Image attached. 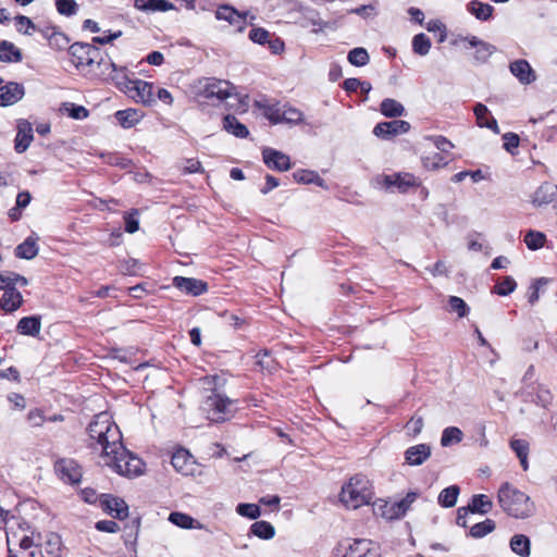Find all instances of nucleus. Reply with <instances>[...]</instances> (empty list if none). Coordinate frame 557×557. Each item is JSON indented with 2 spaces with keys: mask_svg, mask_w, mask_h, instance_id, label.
I'll use <instances>...</instances> for the list:
<instances>
[{
  "mask_svg": "<svg viewBox=\"0 0 557 557\" xmlns=\"http://www.w3.org/2000/svg\"><path fill=\"white\" fill-rule=\"evenodd\" d=\"M423 418L422 417H412L406 424V429L408 434L412 437L418 436L423 429Z\"/></svg>",
  "mask_w": 557,
  "mask_h": 557,
  "instance_id": "obj_64",
  "label": "nucleus"
},
{
  "mask_svg": "<svg viewBox=\"0 0 557 557\" xmlns=\"http://www.w3.org/2000/svg\"><path fill=\"white\" fill-rule=\"evenodd\" d=\"M381 113L387 117H398L404 115V106L395 99L386 98L381 102Z\"/></svg>",
  "mask_w": 557,
  "mask_h": 557,
  "instance_id": "obj_38",
  "label": "nucleus"
},
{
  "mask_svg": "<svg viewBox=\"0 0 557 557\" xmlns=\"http://www.w3.org/2000/svg\"><path fill=\"white\" fill-rule=\"evenodd\" d=\"M69 53L72 57L73 64L79 69L82 66H92L99 62L100 50L91 44L74 42L69 47Z\"/></svg>",
  "mask_w": 557,
  "mask_h": 557,
  "instance_id": "obj_6",
  "label": "nucleus"
},
{
  "mask_svg": "<svg viewBox=\"0 0 557 557\" xmlns=\"http://www.w3.org/2000/svg\"><path fill=\"white\" fill-rule=\"evenodd\" d=\"M557 196V185L545 182L537 187L532 197V205L534 207H542L550 203Z\"/></svg>",
  "mask_w": 557,
  "mask_h": 557,
  "instance_id": "obj_23",
  "label": "nucleus"
},
{
  "mask_svg": "<svg viewBox=\"0 0 557 557\" xmlns=\"http://www.w3.org/2000/svg\"><path fill=\"white\" fill-rule=\"evenodd\" d=\"M496 51V47L486 41H482L479 48L475 49L474 60L478 63H485L491 55Z\"/></svg>",
  "mask_w": 557,
  "mask_h": 557,
  "instance_id": "obj_50",
  "label": "nucleus"
},
{
  "mask_svg": "<svg viewBox=\"0 0 557 557\" xmlns=\"http://www.w3.org/2000/svg\"><path fill=\"white\" fill-rule=\"evenodd\" d=\"M38 255L37 242L33 237H27L15 248V256L20 259L30 260Z\"/></svg>",
  "mask_w": 557,
  "mask_h": 557,
  "instance_id": "obj_36",
  "label": "nucleus"
},
{
  "mask_svg": "<svg viewBox=\"0 0 557 557\" xmlns=\"http://www.w3.org/2000/svg\"><path fill=\"white\" fill-rule=\"evenodd\" d=\"M169 520L173 524L181 527L183 529H191L193 523L195 521L194 518H191L190 516H188L186 513H182V512H171Z\"/></svg>",
  "mask_w": 557,
  "mask_h": 557,
  "instance_id": "obj_55",
  "label": "nucleus"
},
{
  "mask_svg": "<svg viewBox=\"0 0 557 557\" xmlns=\"http://www.w3.org/2000/svg\"><path fill=\"white\" fill-rule=\"evenodd\" d=\"M138 210L133 209L132 212L124 215L125 231L133 234L139 228V221L137 219Z\"/></svg>",
  "mask_w": 557,
  "mask_h": 557,
  "instance_id": "obj_60",
  "label": "nucleus"
},
{
  "mask_svg": "<svg viewBox=\"0 0 557 557\" xmlns=\"http://www.w3.org/2000/svg\"><path fill=\"white\" fill-rule=\"evenodd\" d=\"M473 112L476 117V123L480 127H486L493 131L495 134H499L497 121L493 116L488 117L490 111L486 106L483 103H476Z\"/></svg>",
  "mask_w": 557,
  "mask_h": 557,
  "instance_id": "obj_25",
  "label": "nucleus"
},
{
  "mask_svg": "<svg viewBox=\"0 0 557 557\" xmlns=\"http://www.w3.org/2000/svg\"><path fill=\"white\" fill-rule=\"evenodd\" d=\"M463 434L461 430L457 426H448L444 429L441 437V445L443 447H448L453 444L460 443L462 441Z\"/></svg>",
  "mask_w": 557,
  "mask_h": 557,
  "instance_id": "obj_44",
  "label": "nucleus"
},
{
  "mask_svg": "<svg viewBox=\"0 0 557 557\" xmlns=\"http://www.w3.org/2000/svg\"><path fill=\"white\" fill-rule=\"evenodd\" d=\"M282 123L298 124L302 121V112L296 108L283 104Z\"/></svg>",
  "mask_w": 557,
  "mask_h": 557,
  "instance_id": "obj_49",
  "label": "nucleus"
},
{
  "mask_svg": "<svg viewBox=\"0 0 557 557\" xmlns=\"http://www.w3.org/2000/svg\"><path fill=\"white\" fill-rule=\"evenodd\" d=\"M33 126L26 120H20L17 123V134L15 137V150L18 153L24 152L33 140Z\"/></svg>",
  "mask_w": 557,
  "mask_h": 557,
  "instance_id": "obj_21",
  "label": "nucleus"
},
{
  "mask_svg": "<svg viewBox=\"0 0 557 557\" xmlns=\"http://www.w3.org/2000/svg\"><path fill=\"white\" fill-rule=\"evenodd\" d=\"M8 554L9 557H44L42 550L39 545L35 544L34 540L24 535L15 547L13 541L8 536Z\"/></svg>",
  "mask_w": 557,
  "mask_h": 557,
  "instance_id": "obj_7",
  "label": "nucleus"
},
{
  "mask_svg": "<svg viewBox=\"0 0 557 557\" xmlns=\"http://www.w3.org/2000/svg\"><path fill=\"white\" fill-rule=\"evenodd\" d=\"M115 450L116 453L104 457L107 466L112 467L116 473L122 475L136 476L143 473L144 463L138 457L133 456L123 445L121 451Z\"/></svg>",
  "mask_w": 557,
  "mask_h": 557,
  "instance_id": "obj_5",
  "label": "nucleus"
},
{
  "mask_svg": "<svg viewBox=\"0 0 557 557\" xmlns=\"http://www.w3.org/2000/svg\"><path fill=\"white\" fill-rule=\"evenodd\" d=\"M70 44V38L62 32L57 30L50 36L49 46L55 50H64Z\"/></svg>",
  "mask_w": 557,
  "mask_h": 557,
  "instance_id": "obj_57",
  "label": "nucleus"
},
{
  "mask_svg": "<svg viewBox=\"0 0 557 557\" xmlns=\"http://www.w3.org/2000/svg\"><path fill=\"white\" fill-rule=\"evenodd\" d=\"M510 548L513 553L521 557H529L531 553V543L528 536L516 534L510 540Z\"/></svg>",
  "mask_w": 557,
  "mask_h": 557,
  "instance_id": "obj_37",
  "label": "nucleus"
},
{
  "mask_svg": "<svg viewBox=\"0 0 557 557\" xmlns=\"http://www.w3.org/2000/svg\"><path fill=\"white\" fill-rule=\"evenodd\" d=\"M132 90L136 91V97L144 104H151L154 102L153 85L151 83L141 79H135L131 85V91Z\"/></svg>",
  "mask_w": 557,
  "mask_h": 557,
  "instance_id": "obj_27",
  "label": "nucleus"
},
{
  "mask_svg": "<svg viewBox=\"0 0 557 557\" xmlns=\"http://www.w3.org/2000/svg\"><path fill=\"white\" fill-rule=\"evenodd\" d=\"M61 110L75 120H85L89 115V111L85 107L72 102L62 103Z\"/></svg>",
  "mask_w": 557,
  "mask_h": 557,
  "instance_id": "obj_47",
  "label": "nucleus"
},
{
  "mask_svg": "<svg viewBox=\"0 0 557 557\" xmlns=\"http://www.w3.org/2000/svg\"><path fill=\"white\" fill-rule=\"evenodd\" d=\"M97 63L99 66L103 65L107 66V69H111L108 79H111L121 90L131 91L133 81L127 77L125 67H117L111 60H104L102 58Z\"/></svg>",
  "mask_w": 557,
  "mask_h": 557,
  "instance_id": "obj_17",
  "label": "nucleus"
},
{
  "mask_svg": "<svg viewBox=\"0 0 557 557\" xmlns=\"http://www.w3.org/2000/svg\"><path fill=\"white\" fill-rule=\"evenodd\" d=\"M344 557H381L380 546L367 539H358L348 545Z\"/></svg>",
  "mask_w": 557,
  "mask_h": 557,
  "instance_id": "obj_9",
  "label": "nucleus"
},
{
  "mask_svg": "<svg viewBox=\"0 0 557 557\" xmlns=\"http://www.w3.org/2000/svg\"><path fill=\"white\" fill-rule=\"evenodd\" d=\"M236 512L249 519H257L261 515L260 508L256 504H238Z\"/></svg>",
  "mask_w": 557,
  "mask_h": 557,
  "instance_id": "obj_56",
  "label": "nucleus"
},
{
  "mask_svg": "<svg viewBox=\"0 0 557 557\" xmlns=\"http://www.w3.org/2000/svg\"><path fill=\"white\" fill-rule=\"evenodd\" d=\"M492 507H493V504H492L491 499L488 498V496H486L484 494L473 495L467 506V508L470 510V512L481 513V515H485L488 511H491Z\"/></svg>",
  "mask_w": 557,
  "mask_h": 557,
  "instance_id": "obj_35",
  "label": "nucleus"
},
{
  "mask_svg": "<svg viewBox=\"0 0 557 557\" xmlns=\"http://www.w3.org/2000/svg\"><path fill=\"white\" fill-rule=\"evenodd\" d=\"M432 44L430 38L423 34H417L412 38V51L421 57L426 55L431 50Z\"/></svg>",
  "mask_w": 557,
  "mask_h": 557,
  "instance_id": "obj_42",
  "label": "nucleus"
},
{
  "mask_svg": "<svg viewBox=\"0 0 557 557\" xmlns=\"http://www.w3.org/2000/svg\"><path fill=\"white\" fill-rule=\"evenodd\" d=\"M250 533L262 540H270L274 536V527L268 521H256L250 527Z\"/></svg>",
  "mask_w": 557,
  "mask_h": 557,
  "instance_id": "obj_40",
  "label": "nucleus"
},
{
  "mask_svg": "<svg viewBox=\"0 0 557 557\" xmlns=\"http://www.w3.org/2000/svg\"><path fill=\"white\" fill-rule=\"evenodd\" d=\"M523 394L527 397H530L532 401L542 407H546L552 401L550 392L542 385L528 387L523 392Z\"/></svg>",
  "mask_w": 557,
  "mask_h": 557,
  "instance_id": "obj_31",
  "label": "nucleus"
},
{
  "mask_svg": "<svg viewBox=\"0 0 557 557\" xmlns=\"http://www.w3.org/2000/svg\"><path fill=\"white\" fill-rule=\"evenodd\" d=\"M215 17L216 20L228 22V24L234 26L239 33L244 32L247 25V13H240L228 4L218 7Z\"/></svg>",
  "mask_w": 557,
  "mask_h": 557,
  "instance_id": "obj_13",
  "label": "nucleus"
},
{
  "mask_svg": "<svg viewBox=\"0 0 557 557\" xmlns=\"http://www.w3.org/2000/svg\"><path fill=\"white\" fill-rule=\"evenodd\" d=\"M421 161L423 166L431 171L437 170L448 164V159L441 152H432L430 154L423 156Z\"/></svg>",
  "mask_w": 557,
  "mask_h": 557,
  "instance_id": "obj_41",
  "label": "nucleus"
},
{
  "mask_svg": "<svg viewBox=\"0 0 557 557\" xmlns=\"http://www.w3.org/2000/svg\"><path fill=\"white\" fill-rule=\"evenodd\" d=\"M223 128L237 138H247L249 131L236 116L226 114L223 119Z\"/></svg>",
  "mask_w": 557,
  "mask_h": 557,
  "instance_id": "obj_29",
  "label": "nucleus"
},
{
  "mask_svg": "<svg viewBox=\"0 0 557 557\" xmlns=\"http://www.w3.org/2000/svg\"><path fill=\"white\" fill-rule=\"evenodd\" d=\"M509 71L522 85H530L536 81L535 71L524 59L510 62Z\"/></svg>",
  "mask_w": 557,
  "mask_h": 557,
  "instance_id": "obj_16",
  "label": "nucleus"
},
{
  "mask_svg": "<svg viewBox=\"0 0 557 557\" xmlns=\"http://www.w3.org/2000/svg\"><path fill=\"white\" fill-rule=\"evenodd\" d=\"M114 116L119 124L124 128H129L138 122V113L134 109L116 111Z\"/></svg>",
  "mask_w": 557,
  "mask_h": 557,
  "instance_id": "obj_45",
  "label": "nucleus"
},
{
  "mask_svg": "<svg viewBox=\"0 0 557 557\" xmlns=\"http://www.w3.org/2000/svg\"><path fill=\"white\" fill-rule=\"evenodd\" d=\"M89 446L94 449H101L104 458L107 455L122 450V434L119 426L111 421L110 417L102 412L95 417L88 425Z\"/></svg>",
  "mask_w": 557,
  "mask_h": 557,
  "instance_id": "obj_1",
  "label": "nucleus"
},
{
  "mask_svg": "<svg viewBox=\"0 0 557 557\" xmlns=\"http://www.w3.org/2000/svg\"><path fill=\"white\" fill-rule=\"evenodd\" d=\"M348 62L354 66H364L369 63L370 57L364 48H354L348 52Z\"/></svg>",
  "mask_w": 557,
  "mask_h": 557,
  "instance_id": "obj_46",
  "label": "nucleus"
},
{
  "mask_svg": "<svg viewBox=\"0 0 557 557\" xmlns=\"http://www.w3.org/2000/svg\"><path fill=\"white\" fill-rule=\"evenodd\" d=\"M282 111L283 104L276 103L272 106H268L264 110L265 117L273 124L282 123Z\"/></svg>",
  "mask_w": 557,
  "mask_h": 557,
  "instance_id": "obj_58",
  "label": "nucleus"
},
{
  "mask_svg": "<svg viewBox=\"0 0 557 557\" xmlns=\"http://www.w3.org/2000/svg\"><path fill=\"white\" fill-rule=\"evenodd\" d=\"M262 159L265 165L271 170L284 172L292 166L289 157L273 148H263Z\"/></svg>",
  "mask_w": 557,
  "mask_h": 557,
  "instance_id": "obj_14",
  "label": "nucleus"
},
{
  "mask_svg": "<svg viewBox=\"0 0 557 557\" xmlns=\"http://www.w3.org/2000/svg\"><path fill=\"white\" fill-rule=\"evenodd\" d=\"M293 177L299 184H314L324 189H327L325 181L315 171L297 170L293 173Z\"/></svg>",
  "mask_w": 557,
  "mask_h": 557,
  "instance_id": "obj_33",
  "label": "nucleus"
},
{
  "mask_svg": "<svg viewBox=\"0 0 557 557\" xmlns=\"http://www.w3.org/2000/svg\"><path fill=\"white\" fill-rule=\"evenodd\" d=\"M102 508L113 518L123 520L128 516V506L122 498L112 495H102Z\"/></svg>",
  "mask_w": 557,
  "mask_h": 557,
  "instance_id": "obj_18",
  "label": "nucleus"
},
{
  "mask_svg": "<svg viewBox=\"0 0 557 557\" xmlns=\"http://www.w3.org/2000/svg\"><path fill=\"white\" fill-rule=\"evenodd\" d=\"M517 287V283L511 276H506L504 280L494 286V293L499 296H508Z\"/></svg>",
  "mask_w": 557,
  "mask_h": 557,
  "instance_id": "obj_54",
  "label": "nucleus"
},
{
  "mask_svg": "<svg viewBox=\"0 0 557 557\" xmlns=\"http://www.w3.org/2000/svg\"><path fill=\"white\" fill-rule=\"evenodd\" d=\"M172 285L185 295L197 297L208 292V283L195 278L185 276H174L172 278Z\"/></svg>",
  "mask_w": 557,
  "mask_h": 557,
  "instance_id": "obj_11",
  "label": "nucleus"
},
{
  "mask_svg": "<svg viewBox=\"0 0 557 557\" xmlns=\"http://www.w3.org/2000/svg\"><path fill=\"white\" fill-rule=\"evenodd\" d=\"M25 96V88L16 82H9L0 87V107H10L17 103Z\"/></svg>",
  "mask_w": 557,
  "mask_h": 557,
  "instance_id": "obj_15",
  "label": "nucleus"
},
{
  "mask_svg": "<svg viewBox=\"0 0 557 557\" xmlns=\"http://www.w3.org/2000/svg\"><path fill=\"white\" fill-rule=\"evenodd\" d=\"M249 39L256 44L264 45L270 39V33L262 27H255L249 32Z\"/></svg>",
  "mask_w": 557,
  "mask_h": 557,
  "instance_id": "obj_59",
  "label": "nucleus"
},
{
  "mask_svg": "<svg viewBox=\"0 0 557 557\" xmlns=\"http://www.w3.org/2000/svg\"><path fill=\"white\" fill-rule=\"evenodd\" d=\"M233 89V85L227 81L208 78L201 88V95L207 99L224 100L231 96Z\"/></svg>",
  "mask_w": 557,
  "mask_h": 557,
  "instance_id": "obj_10",
  "label": "nucleus"
},
{
  "mask_svg": "<svg viewBox=\"0 0 557 557\" xmlns=\"http://www.w3.org/2000/svg\"><path fill=\"white\" fill-rule=\"evenodd\" d=\"M524 243L530 250H537L546 243V235L540 231L529 230L524 235Z\"/></svg>",
  "mask_w": 557,
  "mask_h": 557,
  "instance_id": "obj_43",
  "label": "nucleus"
},
{
  "mask_svg": "<svg viewBox=\"0 0 557 557\" xmlns=\"http://www.w3.org/2000/svg\"><path fill=\"white\" fill-rule=\"evenodd\" d=\"M256 363L262 371L272 372L275 369V360L268 350L260 351L256 355Z\"/></svg>",
  "mask_w": 557,
  "mask_h": 557,
  "instance_id": "obj_53",
  "label": "nucleus"
},
{
  "mask_svg": "<svg viewBox=\"0 0 557 557\" xmlns=\"http://www.w3.org/2000/svg\"><path fill=\"white\" fill-rule=\"evenodd\" d=\"M373 497L372 487L368 478L356 474L342 487L341 502L351 509L368 505Z\"/></svg>",
  "mask_w": 557,
  "mask_h": 557,
  "instance_id": "obj_3",
  "label": "nucleus"
},
{
  "mask_svg": "<svg viewBox=\"0 0 557 557\" xmlns=\"http://www.w3.org/2000/svg\"><path fill=\"white\" fill-rule=\"evenodd\" d=\"M509 445L518 458L529 456V443L525 440L513 438Z\"/></svg>",
  "mask_w": 557,
  "mask_h": 557,
  "instance_id": "obj_62",
  "label": "nucleus"
},
{
  "mask_svg": "<svg viewBox=\"0 0 557 557\" xmlns=\"http://www.w3.org/2000/svg\"><path fill=\"white\" fill-rule=\"evenodd\" d=\"M23 54L15 45L8 40L0 42V61L5 63L21 62Z\"/></svg>",
  "mask_w": 557,
  "mask_h": 557,
  "instance_id": "obj_32",
  "label": "nucleus"
},
{
  "mask_svg": "<svg viewBox=\"0 0 557 557\" xmlns=\"http://www.w3.org/2000/svg\"><path fill=\"white\" fill-rule=\"evenodd\" d=\"M23 304L22 294L16 287L7 288L3 290V295L0 301V307L5 312H13L17 310Z\"/></svg>",
  "mask_w": 557,
  "mask_h": 557,
  "instance_id": "obj_24",
  "label": "nucleus"
},
{
  "mask_svg": "<svg viewBox=\"0 0 557 557\" xmlns=\"http://www.w3.org/2000/svg\"><path fill=\"white\" fill-rule=\"evenodd\" d=\"M495 522L492 519H485L475 523L470 529V535L474 539H481L495 530Z\"/></svg>",
  "mask_w": 557,
  "mask_h": 557,
  "instance_id": "obj_48",
  "label": "nucleus"
},
{
  "mask_svg": "<svg viewBox=\"0 0 557 557\" xmlns=\"http://www.w3.org/2000/svg\"><path fill=\"white\" fill-rule=\"evenodd\" d=\"M498 503L509 516L519 519L528 518L534 511V506L530 497L509 483H504L500 486L498 491Z\"/></svg>",
  "mask_w": 557,
  "mask_h": 557,
  "instance_id": "obj_2",
  "label": "nucleus"
},
{
  "mask_svg": "<svg viewBox=\"0 0 557 557\" xmlns=\"http://www.w3.org/2000/svg\"><path fill=\"white\" fill-rule=\"evenodd\" d=\"M467 10L480 21H487L492 17L494 8L488 3L472 0L468 3Z\"/></svg>",
  "mask_w": 557,
  "mask_h": 557,
  "instance_id": "obj_34",
  "label": "nucleus"
},
{
  "mask_svg": "<svg viewBox=\"0 0 557 557\" xmlns=\"http://www.w3.org/2000/svg\"><path fill=\"white\" fill-rule=\"evenodd\" d=\"M387 188L396 187L398 191L406 193L410 187L418 185V180L410 173H399L385 177Z\"/></svg>",
  "mask_w": 557,
  "mask_h": 557,
  "instance_id": "obj_22",
  "label": "nucleus"
},
{
  "mask_svg": "<svg viewBox=\"0 0 557 557\" xmlns=\"http://www.w3.org/2000/svg\"><path fill=\"white\" fill-rule=\"evenodd\" d=\"M429 140H432L433 145L441 153L446 154L454 148V145L444 136H433L428 137Z\"/></svg>",
  "mask_w": 557,
  "mask_h": 557,
  "instance_id": "obj_63",
  "label": "nucleus"
},
{
  "mask_svg": "<svg viewBox=\"0 0 557 557\" xmlns=\"http://www.w3.org/2000/svg\"><path fill=\"white\" fill-rule=\"evenodd\" d=\"M41 329L40 317L30 315L22 318L17 325L16 331L22 335L36 336L39 334Z\"/></svg>",
  "mask_w": 557,
  "mask_h": 557,
  "instance_id": "obj_28",
  "label": "nucleus"
},
{
  "mask_svg": "<svg viewBox=\"0 0 557 557\" xmlns=\"http://www.w3.org/2000/svg\"><path fill=\"white\" fill-rule=\"evenodd\" d=\"M431 453L429 444L413 445L405 450V461L409 466H421L431 457Z\"/></svg>",
  "mask_w": 557,
  "mask_h": 557,
  "instance_id": "obj_19",
  "label": "nucleus"
},
{
  "mask_svg": "<svg viewBox=\"0 0 557 557\" xmlns=\"http://www.w3.org/2000/svg\"><path fill=\"white\" fill-rule=\"evenodd\" d=\"M54 471L64 483L78 484L83 472L79 465L71 458H61L54 463Z\"/></svg>",
  "mask_w": 557,
  "mask_h": 557,
  "instance_id": "obj_8",
  "label": "nucleus"
},
{
  "mask_svg": "<svg viewBox=\"0 0 557 557\" xmlns=\"http://www.w3.org/2000/svg\"><path fill=\"white\" fill-rule=\"evenodd\" d=\"M171 463L183 475H191L195 470L193 456L186 449H178L172 455Z\"/></svg>",
  "mask_w": 557,
  "mask_h": 557,
  "instance_id": "obj_20",
  "label": "nucleus"
},
{
  "mask_svg": "<svg viewBox=\"0 0 557 557\" xmlns=\"http://www.w3.org/2000/svg\"><path fill=\"white\" fill-rule=\"evenodd\" d=\"M200 410L209 421L221 423L231 419L237 407L235 400L213 391L203 399Z\"/></svg>",
  "mask_w": 557,
  "mask_h": 557,
  "instance_id": "obj_4",
  "label": "nucleus"
},
{
  "mask_svg": "<svg viewBox=\"0 0 557 557\" xmlns=\"http://www.w3.org/2000/svg\"><path fill=\"white\" fill-rule=\"evenodd\" d=\"M449 310L456 312L459 318H463L469 313V307L466 301L457 296H450L448 299Z\"/></svg>",
  "mask_w": 557,
  "mask_h": 557,
  "instance_id": "obj_52",
  "label": "nucleus"
},
{
  "mask_svg": "<svg viewBox=\"0 0 557 557\" xmlns=\"http://www.w3.org/2000/svg\"><path fill=\"white\" fill-rule=\"evenodd\" d=\"M410 129V124L404 120L381 122L373 128V134L382 139H391L394 136L405 134Z\"/></svg>",
  "mask_w": 557,
  "mask_h": 557,
  "instance_id": "obj_12",
  "label": "nucleus"
},
{
  "mask_svg": "<svg viewBox=\"0 0 557 557\" xmlns=\"http://www.w3.org/2000/svg\"><path fill=\"white\" fill-rule=\"evenodd\" d=\"M59 14L64 16H73L77 13L78 5L75 0H54Z\"/></svg>",
  "mask_w": 557,
  "mask_h": 557,
  "instance_id": "obj_51",
  "label": "nucleus"
},
{
  "mask_svg": "<svg viewBox=\"0 0 557 557\" xmlns=\"http://www.w3.org/2000/svg\"><path fill=\"white\" fill-rule=\"evenodd\" d=\"M417 497L418 494L416 492H409L403 499L393 503L389 508L388 518L395 519L403 517Z\"/></svg>",
  "mask_w": 557,
  "mask_h": 557,
  "instance_id": "obj_30",
  "label": "nucleus"
},
{
  "mask_svg": "<svg viewBox=\"0 0 557 557\" xmlns=\"http://www.w3.org/2000/svg\"><path fill=\"white\" fill-rule=\"evenodd\" d=\"M134 7L144 12H166L175 8L168 0H135Z\"/></svg>",
  "mask_w": 557,
  "mask_h": 557,
  "instance_id": "obj_26",
  "label": "nucleus"
},
{
  "mask_svg": "<svg viewBox=\"0 0 557 557\" xmlns=\"http://www.w3.org/2000/svg\"><path fill=\"white\" fill-rule=\"evenodd\" d=\"M17 30L25 35H30V29L36 30L37 26L33 23V21L25 15H17L15 17Z\"/></svg>",
  "mask_w": 557,
  "mask_h": 557,
  "instance_id": "obj_61",
  "label": "nucleus"
},
{
  "mask_svg": "<svg viewBox=\"0 0 557 557\" xmlns=\"http://www.w3.org/2000/svg\"><path fill=\"white\" fill-rule=\"evenodd\" d=\"M460 488L457 485H450L444 488L438 495V504L444 508H451L456 505Z\"/></svg>",
  "mask_w": 557,
  "mask_h": 557,
  "instance_id": "obj_39",
  "label": "nucleus"
}]
</instances>
